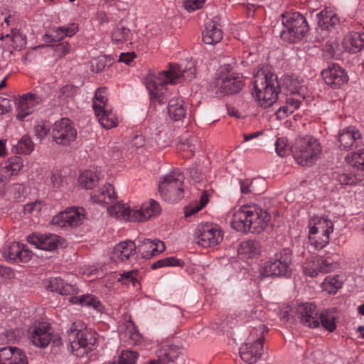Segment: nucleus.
<instances>
[{"instance_id":"nucleus-1","label":"nucleus","mask_w":364,"mask_h":364,"mask_svg":"<svg viewBox=\"0 0 364 364\" xmlns=\"http://www.w3.org/2000/svg\"><path fill=\"white\" fill-rule=\"evenodd\" d=\"M196 74L195 62L186 60L180 64H170L167 70L159 72L157 75H149L146 80V86L149 91L151 100L159 104L165 103L164 95L168 84L179 82L181 78L191 81L196 77Z\"/></svg>"},{"instance_id":"nucleus-2","label":"nucleus","mask_w":364,"mask_h":364,"mask_svg":"<svg viewBox=\"0 0 364 364\" xmlns=\"http://www.w3.org/2000/svg\"><path fill=\"white\" fill-rule=\"evenodd\" d=\"M253 85L259 106L266 109L277 102L280 86L277 76L269 66L259 68L254 75Z\"/></svg>"},{"instance_id":"nucleus-3","label":"nucleus","mask_w":364,"mask_h":364,"mask_svg":"<svg viewBox=\"0 0 364 364\" xmlns=\"http://www.w3.org/2000/svg\"><path fill=\"white\" fill-rule=\"evenodd\" d=\"M66 333L70 350L76 356L87 353L92 349L97 341L95 332L87 329L80 320L73 322L68 328Z\"/></svg>"},{"instance_id":"nucleus-4","label":"nucleus","mask_w":364,"mask_h":364,"mask_svg":"<svg viewBox=\"0 0 364 364\" xmlns=\"http://www.w3.org/2000/svg\"><path fill=\"white\" fill-rule=\"evenodd\" d=\"M296 311L301 323L305 326L314 328L321 324L330 332L336 328V314L333 310L326 309L318 313L313 303H302L298 306Z\"/></svg>"},{"instance_id":"nucleus-5","label":"nucleus","mask_w":364,"mask_h":364,"mask_svg":"<svg viewBox=\"0 0 364 364\" xmlns=\"http://www.w3.org/2000/svg\"><path fill=\"white\" fill-rule=\"evenodd\" d=\"M267 331L264 324L254 327L246 342L240 348V355L247 364H255L263 353L264 333Z\"/></svg>"},{"instance_id":"nucleus-6","label":"nucleus","mask_w":364,"mask_h":364,"mask_svg":"<svg viewBox=\"0 0 364 364\" xmlns=\"http://www.w3.org/2000/svg\"><path fill=\"white\" fill-rule=\"evenodd\" d=\"M184 176L179 169L161 176L159 191L161 198L169 203H176L183 198Z\"/></svg>"},{"instance_id":"nucleus-7","label":"nucleus","mask_w":364,"mask_h":364,"mask_svg":"<svg viewBox=\"0 0 364 364\" xmlns=\"http://www.w3.org/2000/svg\"><path fill=\"white\" fill-rule=\"evenodd\" d=\"M294 158L301 166L314 164L321 153L319 141L311 136H306L296 140L292 148Z\"/></svg>"},{"instance_id":"nucleus-8","label":"nucleus","mask_w":364,"mask_h":364,"mask_svg":"<svg viewBox=\"0 0 364 364\" xmlns=\"http://www.w3.org/2000/svg\"><path fill=\"white\" fill-rule=\"evenodd\" d=\"M309 241L316 250H321L329 243L330 234L333 231V223L325 217H314L309 221Z\"/></svg>"},{"instance_id":"nucleus-9","label":"nucleus","mask_w":364,"mask_h":364,"mask_svg":"<svg viewBox=\"0 0 364 364\" xmlns=\"http://www.w3.org/2000/svg\"><path fill=\"white\" fill-rule=\"evenodd\" d=\"M291 252L284 248L276 252L265 262L262 274L265 277H289L291 274Z\"/></svg>"},{"instance_id":"nucleus-10","label":"nucleus","mask_w":364,"mask_h":364,"mask_svg":"<svg viewBox=\"0 0 364 364\" xmlns=\"http://www.w3.org/2000/svg\"><path fill=\"white\" fill-rule=\"evenodd\" d=\"M194 240L203 247H214L223 240V231L213 223H200L194 230Z\"/></svg>"},{"instance_id":"nucleus-11","label":"nucleus","mask_w":364,"mask_h":364,"mask_svg":"<svg viewBox=\"0 0 364 364\" xmlns=\"http://www.w3.org/2000/svg\"><path fill=\"white\" fill-rule=\"evenodd\" d=\"M243 86L242 77L234 74H222L216 77L209 85V90L213 94L220 96L239 92Z\"/></svg>"},{"instance_id":"nucleus-12","label":"nucleus","mask_w":364,"mask_h":364,"mask_svg":"<svg viewBox=\"0 0 364 364\" xmlns=\"http://www.w3.org/2000/svg\"><path fill=\"white\" fill-rule=\"evenodd\" d=\"M337 262L333 255L326 253L324 256L312 257L307 260L304 267V272L311 277H316L320 274H326L336 269Z\"/></svg>"},{"instance_id":"nucleus-13","label":"nucleus","mask_w":364,"mask_h":364,"mask_svg":"<svg viewBox=\"0 0 364 364\" xmlns=\"http://www.w3.org/2000/svg\"><path fill=\"white\" fill-rule=\"evenodd\" d=\"M52 136L58 144L68 145L76 139L77 131L69 119L62 118L54 123Z\"/></svg>"},{"instance_id":"nucleus-14","label":"nucleus","mask_w":364,"mask_h":364,"mask_svg":"<svg viewBox=\"0 0 364 364\" xmlns=\"http://www.w3.org/2000/svg\"><path fill=\"white\" fill-rule=\"evenodd\" d=\"M85 219V210L82 208L70 207L59 213L52 219V223L61 228L76 227Z\"/></svg>"},{"instance_id":"nucleus-15","label":"nucleus","mask_w":364,"mask_h":364,"mask_svg":"<svg viewBox=\"0 0 364 364\" xmlns=\"http://www.w3.org/2000/svg\"><path fill=\"white\" fill-rule=\"evenodd\" d=\"M249 215L250 232L259 233L268 225L271 216L266 210L262 209L257 205H247Z\"/></svg>"},{"instance_id":"nucleus-16","label":"nucleus","mask_w":364,"mask_h":364,"mask_svg":"<svg viewBox=\"0 0 364 364\" xmlns=\"http://www.w3.org/2000/svg\"><path fill=\"white\" fill-rule=\"evenodd\" d=\"M3 255L8 260L15 262H27L32 257V252L23 244L19 242H7L3 247Z\"/></svg>"},{"instance_id":"nucleus-17","label":"nucleus","mask_w":364,"mask_h":364,"mask_svg":"<svg viewBox=\"0 0 364 364\" xmlns=\"http://www.w3.org/2000/svg\"><path fill=\"white\" fill-rule=\"evenodd\" d=\"M321 75L325 82L333 89L341 87L348 80V77L345 70L339 65L333 63L322 70Z\"/></svg>"},{"instance_id":"nucleus-18","label":"nucleus","mask_w":364,"mask_h":364,"mask_svg":"<svg viewBox=\"0 0 364 364\" xmlns=\"http://www.w3.org/2000/svg\"><path fill=\"white\" fill-rule=\"evenodd\" d=\"M338 141L339 148L343 150H351L363 146L361 134L353 127L341 130L338 134Z\"/></svg>"},{"instance_id":"nucleus-19","label":"nucleus","mask_w":364,"mask_h":364,"mask_svg":"<svg viewBox=\"0 0 364 364\" xmlns=\"http://www.w3.org/2000/svg\"><path fill=\"white\" fill-rule=\"evenodd\" d=\"M137 255L144 259H149L165 250V245L159 240L144 239L136 240Z\"/></svg>"},{"instance_id":"nucleus-20","label":"nucleus","mask_w":364,"mask_h":364,"mask_svg":"<svg viewBox=\"0 0 364 364\" xmlns=\"http://www.w3.org/2000/svg\"><path fill=\"white\" fill-rule=\"evenodd\" d=\"M161 206L158 202L153 199L144 203L139 209H133L131 213L132 222H142L151 218L159 215L161 213Z\"/></svg>"},{"instance_id":"nucleus-21","label":"nucleus","mask_w":364,"mask_h":364,"mask_svg":"<svg viewBox=\"0 0 364 364\" xmlns=\"http://www.w3.org/2000/svg\"><path fill=\"white\" fill-rule=\"evenodd\" d=\"M59 239V236L55 234L33 233L28 236L27 240L38 249L53 251L58 247Z\"/></svg>"},{"instance_id":"nucleus-22","label":"nucleus","mask_w":364,"mask_h":364,"mask_svg":"<svg viewBox=\"0 0 364 364\" xmlns=\"http://www.w3.org/2000/svg\"><path fill=\"white\" fill-rule=\"evenodd\" d=\"M137 255L136 243L125 240L117 244L111 253L110 259L114 262H125Z\"/></svg>"},{"instance_id":"nucleus-23","label":"nucleus","mask_w":364,"mask_h":364,"mask_svg":"<svg viewBox=\"0 0 364 364\" xmlns=\"http://www.w3.org/2000/svg\"><path fill=\"white\" fill-rule=\"evenodd\" d=\"M42 100V97L36 93H27L23 95L18 102L17 119L23 120L35 110L36 107L38 105Z\"/></svg>"},{"instance_id":"nucleus-24","label":"nucleus","mask_w":364,"mask_h":364,"mask_svg":"<svg viewBox=\"0 0 364 364\" xmlns=\"http://www.w3.org/2000/svg\"><path fill=\"white\" fill-rule=\"evenodd\" d=\"M0 364H28L23 350L14 346L0 348Z\"/></svg>"},{"instance_id":"nucleus-25","label":"nucleus","mask_w":364,"mask_h":364,"mask_svg":"<svg viewBox=\"0 0 364 364\" xmlns=\"http://www.w3.org/2000/svg\"><path fill=\"white\" fill-rule=\"evenodd\" d=\"M282 26H290L291 29L298 31L304 36L309 31L306 18L299 12L285 13L282 14Z\"/></svg>"},{"instance_id":"nucleus-26","label":"nucleus","mask_w":364,"mask_h":364,"mask_svg":"<svg viewBox=\"0 0 364 364\" xmlns=\"http://www.w3.org/2000/svg\"><path fill=\"white\" fill-rule=\"evenodd\" d=\"M78 31V26L72 23L67 26H58L52 28L50 33H46L43 36V41L47 43H55L60 41L64 37H71Z\"/></svg>"},{"instance_id":"nucleus-27","label":"nucleus","mask_w":364,"mask_h":364,"mask_svg":"<svg viewBox=\"0 0 364 364\" xmlns=\"http://www.w3.org/2000/svg\"><path fill=\"white\" fill-rule=\"evenodd\" d=\"M53 339L50 327L47 324H39L33 328L31 340L33 345L39 348H46Z\"/></svg>"},{"instance_id":"nucleus-28","label":"nucleus","mask_w":364,"mask_h":364,"mask_svg":"<svg viewBox=\"0 0 364 364\" xmlns=\"http://www.w3.org/2000/svg\"><path fill=\"white\" fill-rule=\"evenodd\" d=\"M230 225L237 231L242 232H250L247 205H243L235 211L232 214Z\"/></svg>"},{"instance_id":"nucleus-29","label":"nucleus","mask_w":364,"mask_h":364,"mask_svg":"<svg viewBox=\"0 0 364 364\" xmlns=\"http://www.w3.org/2000/svg\"><path fill=\"white\" fill-rule=\"evenodd\" d=\"M202 36L205 44H216L223 38V31L215 20H211L205 23Z\"/></svg>"},{"instance_id":"nucleus-30","label":"nucleus","mask_w":364,"mask_h":364,"mask_svg":"<svg viewBox=\"0 0 364 364\" xmlns=\"http://www.w3.org/2000/svg\"><path fill=\"white\" fill-rule=\"evenodd\" d=\"M90 198L96 203H105L106 205L113 203L116 200L113 186L108 183L97 190L92 191L90 193Z\"/></svg>"},{"instance_id":"nucleus-31","label":"nucleus","mask_w":364,"mask_h":364,"mask_svg":"<svg viewBox=\"0 0 364 364\" xmlns=\"http://www.w3.org/2000/svg\"><path fill=\"white\" fill-rule=\"evenodd\" d=\"M342 46L348 53H355L364 48V32H352L343 39Z\"/></svg>"},{"instance_id":"nucleus-32","label":"nucleus","mask_w":364,"mask_h":364,"mask_svg":"<svg viewBox=\"0 0 364 364\" xmlns=\"http://www.w3.org/2000/svg\"><path fill=\"white\" fill-rule=\"evenodd\" d=\"M69 301L73 304H78L83 307L92 309L97 312L104 311V306L95 296L90 294H83L79 296H71Z\"/></svg>"},{"instance_id":"nucleus-33","label":"nucleus","mask_w":364,"mask_h":364,"mask_svg":"<svg viewBox=\"0 0 364 364\" xmlns=\"http://www.w3.org/2000/svg\"><path fill=\"white\" fill-rule=\"evenodd\" d=\"M168 113L171 119L179 122L186 115V107L181 98H171L168 104Z\"/></svg>"},{"instance_id":"nucleus-34","label":"nucleus","mask_w":364,"mask_h":364,"mask_svg":"<svg viewBox=\"0 0 364 364\" xmlns=\"http://www.w3.org/2000/svg\"><path fill=\"white\" fill-rule=\"evenodd\" d=\"M318 26L322 30L333 28L339 22V18L333 11L324 9L316 16Z\"/></svg>"},{"instance_id":"nucleus-35","label":"nucleus","mask_w":364,"mask_h":364,"mask_svg":"<svg viewBox=\"0 0 364 364\" xmlns=\"http://www.w3.org/2000/svg\"><path fill=\"white\" fill-rule=\"evenodd\" d=\"M46 287L47 289L57 292L61 295H68L73 291V286L65 283L61 277L50 278Z\"/></svg>"},{"instance_id":"nucleus-36","label":"nucleus","mask_w":364,"mask_h":364,"mask_svg":"<svg viewBox=\"0 0 364 364\" xmlns=\"http://www.w3.org/2000/svg\"><path fill=\"white\" fill-rule=\"evenodd\" d=\"M107 211L111 215L114 216L117 218L132 222L131 213L133 212V209L126 207L124 204L117 202L116 200L113 203L109 204Z\"/></svg>"},{"instance_id":"nucleus-37","label":"nucleus","mask_w":364,"mask_h":364,"mask_svg":"<svg viewBox=\"0 0 364 364\" xmlns=\"http://www.w3.org/2000/svg\"><path fill=\"white\" fill-rule=\"evenodd\" d=\"M102 173L97 170H86L78 178L80 184L86 189L93 188L102 178Z\"/></svg>"},{"instance_id":"nucleus-38","label":"nucleus","mask_w":364,"mask_h":364,"mask_svg":"<svg viewBox=\"0 0 364 364\" xmlns=\"http://www.w3.org/2000/svg\"><path fill=\"white\" fill-rule=\"evenodd\" d=\"M95 114L100 124L105 129L113 128L118 124L117 115L112 112L110 107L95 113Z\"/></svg>"},{"instance_id":"nucleus-39","label":"nucleus","mask_w":364,"mask_h":364,"mask_svg":"<svg viewBox=\"0 0 364 364\" xmlns=\"http://www.w3.org/2000/svg\"><path fill=\"white\" fill-rule=\"evenodd\" d=\"M260 245L255 240H247L240 243L238 249L240 255L247 258H253L260 253Z\"/></svg>"},{"instance_id":"nucleus-40","label":"nucleus","mask_w":364,"mask_h":364,"mask_svg":"<svg viewBox=\"0 0 364 364\" xmlns=\"http://www.w3.org/2000/svg\"><path fill=\"white\" fill-rule=\"evenodd\" d=\"M107 104V90L105 87L98 88L95 93L92 107L95 113H98L102 109L109 107Z\"/></svg>"},{"instance_id":"nucleus-41","label":"nucleus","mask_w":364,"mask_h":364,"mask_svg":"<svg viewBox=\"0 0 364 364\" xmlns=\"http://www.w3.org/2000/svg\"><path fill=\"white\" fill-rule=\"evenodd\" d=\"M180 353L179 349L175 346H164L157 352V356L160 360L167 364L169 362H173L178 358Z\"/></svg>"},{"instance_id":"nucleus-42","label":"nucleus","mask_w":364,"mask_h":364,"mask_svg":"<svg viewBox=\"0 0 364 364\" xmlns=\"http://www.w3.org/2000/svg\"><path fill=\"white\" fill-rule=\"evenodd\" d=\"M34 149V144L28 135L23 136L13 146V151L20 154H29Z\"/></svg>"},{"instance_id":"nucleus-43","label":"nucleus","mask_w":364,"mask_h":364,"mask_svg":"<svg viewBox=\"0 0 364 364\" xmlns=\"http://www.w3.org/2000/svg\"><path fill=\"white\" fill-rule=\"evenodd\" d=\"M333 177L341 186H355L362 181L359 175L352 173H335Z\"/></svg>"},{"instance_id":"nucleus-44","label":"nucleus","mask_w":364,"mask_h":364,"mask_svg":"<svg viewBox=\"0 0 364 364\" xmlns=\"http://www.w3.org/2000/svg\"><path fill=\"white\" fill-rule=\"evenodd\" d=\"M280 32V38L284 41L289 43H294L301 40L304 36L301 34L298 31L291 29L290 26H282Z\"/></svg>"},{"instance_id":"nucleus-45","label":"nucleus","mask_w":364,"mask_h":364,"mask_svg":"<svg viewBox=\"0 0 364 364\" xmlns=\"http://www.w3.org/2000/svg\"><path fill=\"white\" fill-rule=\"evenodd\" d=\"M346 161L352 166L358 170L364 171V149H360L356 152L346 156Z\"/></svg>"},{"instance_id":"nucleus-46","label":"nucleus","mask_w":364,"mask_h":364,"mask_svg":"<svg viewBox=\"0 0 364 364\" xmlns=\"http://www.w3.org/2000/svg\"><path fill=\"white\" fill-rule=\"evenodd\" d=\"M23 167V161L18 156H14L9 159L4 166L6 173L9 176L16 175Z\"/></svg>"},{"instance_id":"nucleus-47","label":"nucleus","mask_w":364,"mask_h":364,"mask_svg":"<svg viewBox=\"0 0 364 364\" xmlns=\"http://www.w3.org/2000/svg\"><path fill=\"white\" fill-rule=\"evenodd\" d=\"M184 262L174 257H169L159 259L151 265L152 269H156L164 267H183Z\"/></svg>"},{"instance_id":"nucleus-48","label":"nucleus","mask_w":364,"mask_h":364,"mask_svg":"<svg viewBox=\"0 0 364 364\" xmlns=\"http://www.w3.org/2000/svg\"><path fill=\"white\" fill-rule=\"evenodd\" d=\"M129 35L130 30L127 27L119 23L114 29L112 34V38L114 42L119 43L128 41Z\"/></svg>"},{"instance_id":"nucleus-49","label":"nucleus","mask_w":364,"mask_h":364,"mask_svg":"<svg viewBox=\"0 0 364 364\" xmlns=\"http://www.w3.org/2000/svg\"><path fill=\"white\" fill-rule=\"evenodd\" d=\"M323 289L329 294H336L338 289L342 286V282L338 277H327L324 279Z\"/></svg>"},{"instance_id":"nucleus-50","label":"nucleus","mask_w":364,"mask_h":364,"mask_svg":"<svg viewBox=\"0 0 364 364\" xmlns=\"http://www.w3.org/2000/svg\"><path fill=\"white\" fill-rule=\"evenodd\" d=\"M12 42V46L16 50H22L26 45V36L18 31H12L6 36Z\"/></svg>"},{"instance_id":"nucleus-51","label":"nucleus","mask_w":364,"mask_h":364,"mask_svg":"<svg viewBox=\"0 0 364 364\" xmlns=\"http://www.w3.org/2000/svg\"><path fill=\"white\" fill-rule=\"evenodd\" d=\"M290 92L293 94V96L288 97L286 100V105L288 106L289 112H294L296 109H297L302 102V100L304 98L301 95H299L296 90H290Z\"/></svg>"},{"instance_id":"nucleus-52","label":"nucleus","mask_w":364,"mask_h":364,"mask_svg":"<svg viewBox=\"0 0 364 364\" xmlns=\"http://www.w3.org/2000/svg\"><path fill=\"white\" fill-rule=\"evenodd\" d=\"M139 354L136 351L124 350L119 355L117 362L112 364H134L137 360Z\"/></svg>"},{"instance_id":"nucleus-53","label":"nucleus","mask_w":364,"mask_h":364,"mask_svg":"<svg viewBox=\"0 0 364 364\" xmlns=\"http://www.w3.org/2000/svg\"><path fill=\"white\" fill-rule=\"evenodd\" d=\"M274 145L275 151L279 156H286L292 151L291 147L288 144V141L286 138H278Z\"/></svg>"},{"instance_id":"nucleus-54","label":"nucleus","mask_w":364,"mask_h":364,"mask_svg":"<svg viewBox=\"0 0 364 364\" xmlns=\"http://www.w3.org/2000/svg\"><path fill=\"white\" fill-rule=\"evenodd\" d=\"M208 202V194L206 191H204L200 198V204L196 205L194 207H191L189 209L186 210L185 212V216L188 217L191 216L199 210H200Z\"/></svg>"},{"instance_id":"nucleus-55","label":"nucleus","mask_w":364,"mask_h":364,"mask_svg":"<svg viewBox=\"0 0 364 364\" xmlns=\"http://www.w3.org/2000/svg\"><path fill=\"white\" fill-rule=\"evenodd\" d=\"M9 192L15 199L21 200L25 197V188L22 183H14L9 186Z\"/></svg>"},{"instance_id":"nucleus-56","label":"nucleus","mask_w":364,"mask_h":364,"mask_svg":"<svg viewBox=\"0 0 364 364\" xmlns=\"http://www.w3.org/2000/svg\"><path fill=\"white\" fill-rule=\"evenodd\" d=\"M321 358L322 353L319 350L306 351L304 357L306 364L319 363Z\"/></svg>"},{"instance_id":"nucleus-57","label":"nucleus","mask_w":364,"mask_h":364,"mask_svg":"<svg viewBox=\"0 0 364 364\" xmlns=\"http://www.w3.org/2000/svg\"><path fill=\"white\" fill-rule=\"evenodd\" d=\"M70 50L71 46L67 41H64L55 46L54 52L60 58L66 55Z\"/></svg>"},{"instance_id":"nucleus-58","label":"nucleus","mask_w":364,"mask_h":364,"mask_svg":"<svg viewBox=\"0 0 364 364\" xmlns=\"http://www.w3.org/2000/svg\"><path fill=\"white\" fill-rule=\"evenodd\" d=\"M205 0H185L184 8L188 12H193L203 7Z\"/></svg>"},{"instance_id":"nucleus-59","label":"nucleus","mask_w":364,"mask_h":364,"mask_svg":"<svg viewBox=\"0 0 364 364\" xmlns=\"http://www.w3.org/2000/svg\"><path fill=\"white\" fill-rule=\"evenodd\" d=\"M240 191L242 194H248L255 191L254 181L250 179L240 181Z\"/></svg>"},{"instance_id":"nucleus-60","label":"nucleus","mask_w":364,"mask_h":364,"mask_svg":"<svg viewBox=\"0 0 364 364\" xmlns=\"http://www.w3.org/2000/svg\"><path fill=\"white\" fill-rule=\"evenodd\" d=\"M49 132V127L44 122L38 123L34 126V132L37 138H44Z\"/></svg>"},{"instance_id":"nucleus-61","label":"nucleus","mask_w":364,"mask_h":364,"mask_svg":"<svg viewBox=\"0 0 364 364\" xmlns=\"http://www.w3.org/2000/svg\"><path fill=\"white\" fill-rule=\"evenodd\" d=\"M0 277L11 279L15 277V273L11 268L0 265Z\"/></svg>"},{"instance_id":"nucleus-62","label":"nucleus","mask_w":364,"mask_h":364,"mask_svg":"<svg viewBox=\"0 0 364 364\" xmlns=\"http://www.w3.org/2000/svg\"><path fill=\"white\" fill-rule=\"evenodd\" d=\"M50 181L53 184V188H58L62 185L63 177L58 173H52Z\"/></svg>"},{"instance_id":"nucleus-63","label":"nucleus","mask_w":364,"mask_h":364,"mask_svg":"<svg viewBox=\"0 0 364 364\" xmlns=\"http://www.w3.org/2000/svg\"><path fill=\"white\" fill-rule=\"evenodd\" d=\"M135 57L134 53H121L119 56V61L129 65Z\"/></svg>"},{"instance_id":"nucleus-64","label":"nucleus","mask_w":364,"mask_h":364,"mask_svg":"<svg viewBox=\"0 0 364 364\" xmlns=\"http://www.w3.org/2000/svg\"><path fill=\"white\" fill-rule=\"evenodd\" d=\"M291 114H292V112H289L288 106L286 105L280 107L276 112V116L278 119H284Z\"/></svg>"}]
</instances>
